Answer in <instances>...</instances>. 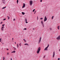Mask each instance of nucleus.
Returning <instances> with one entry per match:
<instances>
[{
  "label": "nucleus",
  "mask_w": 60,
  "mask_h": 60,
  "mask_svg": "<svg viewBox=\"0 0 60 60\" xmlns=\"http://www.w3.org/2000/svg\"><path fill=\"white\" fill-rule=\"evenodd\" d=\"M7 17H8V16H7Z\"/></svg>",
  "instance_id": "nucleus-51"
},
{
  "label": "nucleus",
  "mask_w": 60,
  "mask_h": 60,
  "mask_svg": "<svg viewBox=\"0 0 60 60\" xmlns=\"http://www.w3.org/2000/svg\"><path fill=\"white\" fill-rule=\"evenodd\" d=\"M3 22H0V24H2Z\"/></svg>",
  "instance_id": "nucleus-43"
},
{
  "label": "nucleus",
  "mask_w": 60,
  "mask_h": 60,
  "mask_svg": "<svg viewBox=\"0 0 60 60\" xmlns=\"http://www.w3.org/2000/svg\"><path fill=\"white\" fill-rule=\"evenodd\" d=\"M6 7H3L2 8V9H5V8H6Z\"/></svg>",
  "instance_id": "nucleus-14"
},
{
  "label": "nucleus",
  "mask_w": 60,
  "mask_h": 60,
  "mask_svg": "<svg viewBox=\"0 0 60 60\" xmlns=\"http://www.w3.org/2000/svg\"><path fill=\"white\" fill-rule=\"evenodd\" d=\"M58 60H60V58H58Z\"/></svg>",
  "instance_id": "nucleus-37"
},
{
  "label": "nucleus",
  "mask_w": 60,
  "mask_h": 60,
  "mask_svg": "<svg viewBox=\"0 0 60 60\" xmlns=\"http://www.w3.org/2000/svg\"><path fill=\"white\" fill-rule=\"evenodd\" d=\"M13 49H14V50H16V48H15V47H13Z\"/></svg>",
  "instance_id": "nucleus-13"
},
{
  "label": "nucleus",
  "mask_w": 60,
  "mask_h": 60,
  "mask_svg": "<svg viewBox=\"0 0 60 60\" xmlns=\"http://www.w3.org/2000/svg\"><path fill=\"white\" fill-rule=\"evenodd\" d=\"M17 2H19V0H17Z\"/></svg>",
  "instance_id": "nucleus-42"
},
{
  "label": "nucleus",
  "mask_w": 60,
  "mask_h": 60,
  "mask_svg": "<svg viewBox=\"0 0 60 60\" xmlns=\"http://www.w3.org/2000/svg\"><path fill=\"white\" fill-rule=\"evenodd\" d=\"M12 40H13V38H12Z\"/></svg>",
  "instance_id": "nucleus-47"
},
{
  "label": "nucleus",
  "mask_w": 60,
  "mask_h": 60,
  "mask_svg": "<svg viewBox=\"0 0 60 60\" xmlns=\"http://www.w3.org/2000/svg\"><path fill=\"white\" fill-rule=\"evenodd\" d=\"M41 50V48L40 47H39L38 48L37 50V54H38L39 53V52H40V50Z\"/></svg>",
  "instance_id": "nucleus-1"
},
{
  "label": "nucleus",
  "mask_w": 60,
  "mask_h": 60,
  "mask_svg": "<svg viewBox=\"0 0 60 60\" xmlns=\"http://www.w3.org/2000/svg\"><path fill=\"white\" fill-rule=\"evenodd\" d=\"M44 25H43V27H44Z\"/></svg>",
  "instance_id": "nucleus-41"
},
{
  "label": "nucleus",
  "mask_w": 60,
  "mask_h": 60,
  "mask_svg": "<svg viewBox=\"0 0 60 60\" xmlns=\"http://www.w3.org/2000/svg\"><path fill=\"white\" fill-rule=\"evenodd\" d=\"M1 41H2V38H0V42H1Z\"/></svg>",
  "instance_id": "nucleus-20"
},
{
  "label": "nucleus",
  "mask_w": 60,
  "mask_h": 60,
  "mask_svg": "<svg viewBox=\"0 0 60 60\" xmlns=\"http://www.w3.org/2000/svg\"><path fill=\"white\" fill-rule=\"evenodd\" d=\"M10 19V17H8V19Z\"/></svg>",
  "instance_id": "nucleus-38"
},
{
  "label": "nucleus",
  "mask_w": 60,
  "mask_h": 60,
  "mask_svg": "<svg viewBox=\"0 0 60 60\" xmlns=\"http://www.w3.org/2000/svg\"><path fill=\"white\" fill-rule=\"evenodd\" d=\"M7 50H9V49H7Z\"/></svg>",
  "instance_id": "nucleus-39"
},
{
  "label": "nucleus",
  "mask_w": 60,
  "mask_h": 60,
  "mask_svg": "<svg viewBox=\"0 0 60 60\" xmlns=\"http://www.w3.org/2000/svg\"><path fill=\"white\" fill-rule=\"evenodd\" d=\"M4 44V43H2V44Z\"/></svg>",
  "instance_id": "nucleus-52"
},
{
  "label": "nucleus",
  "mask_w": 60,
  "mask_h": 60,
  "mask_svg": "<svg viewBox=\"0 0 60 60\" xmlns=\"http://www.w3.org/2000/svg\"><path fill=\"white\" fill-rule=\"evenodd\" d=\"M42 1V0H40V2H41Z\"/></svg>",
  "instance_id": "nucleus-36"
},
{
  "label": "nucleus",
  "mask_w": 60,
  "mask_h": 60,
  "mask_svg": "<svg viewBox=\"0 0 60 60\" xmlns=\"http://www.w3.org/2000/svg\"><path fill=\"white\" fill-rule=\"evenodd\" d=\"M25 45H27V46H28L29 45L27 43H25L24 44Z\"/></svg>",
  "instance_id": "nucleus-11"
},
{
  "label": "nucleus",
  "mask_w": 60,
  "mask_h": 60,
  "mask_svg": "<svg viewBox=\"0 0 60 60\" xmlns=\"http://www.w3.org/2000/svg\"><path fill=\"white\" fill-rule=\"evenodd\" d=\"M19 46H21V44L20 43L19 44Z\"/></svg>",
  "instance_id": "nucleus-29"
},
{
  "label": "nucleus",
  "mask_w": 60,
  "mask_h": 60,
  "mask_svg": "<svg viewBox=\"0 0 60 60\" xmlns=\"http://www.w3.org/2000/svg\"><path fill=\"white\" fill-rule=\"evenodd\" d=\"M47 18L46 16H45V19L44 20V22L46 21H47Z\"/></svg>",
  "instance_id": "nucleus-4"
},
{
  "label": "nucleus",
  "mask_w": 60,
  "mask_h": 60,
  "mask_svg": "<svg viewBox=\"0 0 60 60\" xmlns=\"http://www.w3.org/2000/svg\"><path fill=\"white\" fill-rule=\"evenodd\" d=\"M13 21H14L15 20V18H14L13 19Z\"/></svg>",
  "instance_id": "nucleus-28"
},
{
  "label": "nucleus",
  "mask_w": 60,
  "mask_h": 60,
  "mask_svg": "<svg viewBox=\"0 0 60 60\" xmlns=\"http://www.w3.org/2000/svg\"><path fill=\"white\" fill-rule=\"evenodd\" d=\"M49 29L50 31H51L52 30V28H50Z\"/></svg>",
  "instance_id": "nucleus-22"
},
{
  "label": "nucleus",
  "mask_w": 60,
  "mask_h": 60,
  "mask_svg": "<svg viewBox=\"0 0 60 60\" xmlns=\"http://www.w3.org/2000/svg\"><path fill=\"white\" fill-rule=\"evenodd\" d=\"M41 37H40V38H39V43H40V42L41 41Z\"/></svg>",
  "instance_id": "nucleus-7"
},
{
  "label": "nucleus",
  "mask_w": 60,
  "mask_h": 60,
  "mask_svg": "<svg viewBox=\"0 0 60 60\" xmlns=\"http://www.w3.org/2000/svg\"><path fill=\"white\" fill-rule=\"evenodd\" d=\"M24 30H26V28H24Z\"/></svg>",
  "instance_id": "nucleus-33"
},
{
  "label": "nucleus",
  "mask_w": 60,
  "mask_h": 60,
  "mask_svg": "<svg viewBox=\"0 0 60 60\" xmlns=\"http://www.w3.org/2000/svg\"><path fill=\"white\" fill-rule=\"evenodd\" d=\"M37 20H38V17L37 18Z\"/></svg>",
  "instance_id": "nucleus-40"
},
{
  "label": "nucleus",
  "mask_w": 60,
  "mask_h": 60,
  "mask_svg": "<svg viewBox=\"0 0 60 60\" xmlns=\"http://www.w3.org/2000/svg\"><path fill=\"white\" fill-rule=\"evenodd\" d=\"M43 18H40V19H43Z\"/></svg>",
  "instance_id": "nucleus-24"
},
{
  "label": "nucleus",
  "mask_w": 60,
  "mask_h": 60,
  "mask_svg": "<svg viewBox=\"0 0 60 60\" xmlns=\"http://www.w3.org/2000/svg\"><path fill=\"white\" fill-rule=\"evenodd\" d=\"M49 47V45L48 44V45L47 47H46L44 49V50H45H45H47V49H48Z\"/></svg>",
  "instance_id": "nucleus-3"
},
{
  "label": "nucleus",
  "mask_w": 60,
  "mask_h": 60,
  "mask_svg": "<svg viewBox=\"0 0 60 60\" xmlns=\"http://www.w3.org/2000/svg\"><path fill=\"white\" fill-rule=\"evenodd\" d=\"M44 57H43V58H45V56H44Z\"/></svg>",
  "instance_id": "nucleus-30"
},
{
  "label": "nucleus",
  "mask_w": 60,
  "mask_h": 60,
  "mask_svg": "<svg viewBox=\"0 0 60 60\" xmlns=\"http://www.w3.org/2000/svg\"><path fill=\"white\" fill-rule=\"evenodd\" d=\"M11 60H12V58H11Z\"/></svg>",
  "instance_id": "nucleus-44"
},
{
  "label": "nucleus",
  "mask_w": 60,
  "mask_h": 60,
  "mask_svg": "<svg viewBox=\"0 0 60 60\" xmlns=\"http://www.w3.org/2000/svg\"><path fill=\"white\" fill-rule=\"evenodd\" d=\"M5 57H3V60H4V59H5Z\"/></svg>",
  "instance_id": "nucleus-16"
},
{
  "label": "nucleus",
  "mask_w": 60,
  "mask_h": 60,
  "mask_svg": "<svg viewBox=\"0 0 60 60\" xmlns=\"http://www.w3.org/2000/svg\"><path fill=\"white\" fill-rule=\"evenodd\" d=\"M41 23L42 25L43 24V21H41Z\"/></svg>",
  "instance_id": "nucleus-10"
},
{
  "label": "nucleus",
  "mask_w": 60,
  "mask_h": 60,
  "mask_svg": "<svg viewBox=\"0 0 60 60\" xmlns=\"http://www.w3.org/2000/svg\"><path fill=\"white\" fill-rule=\"evenodd\" d=\"M34 11H35V9L33 10V12H34Z\"/></svg>",
  "instance_id": "nucleus-26"
},
{
  "label": "nucleus",
  "mask_w": 60,
  "mask_h": 60,
  "mask_svg": "<svg viewBox=\"0 0 60 60\" xmlns=\"http://www.w3.org/2000/svg\"><path fill=\"white\" fill-rule=\"evenodd\" d=\"M35 12L34 13V14H35Z\"/></svg>",
  "instance_id": "nucleus-48"
},
{
  "label": "nucleus",
  "mask_w": 60,
  "mask_h": 60,
  "mask_svg": "<svg viewBox=\"0 0 60 60\" xmlns=\"http://www.w3.org/2000/svg\"><path fill=\"white\" fill-rule=\"evenodd\" d=\"M2 26H5V24H3L2 25Z\"/></svg>",
  "instance_id": "nucleus-31"
},
{
  "label": "nucleus",
  "mask_w": 60,
  "mask_h": 60,
  "mask_svg": "<svg viewBox=\"0 0 60 60\" xmlns=\"http://www.w3.org/2000/svg\"><path fill=\"white\" fill-rule=\"evenodd\" d=\"M1 28L4 29V26H2Z\"/></svg>",
  "instance_id": "nucleus-32"
},
{
  "label": "nucleus",
  "mask_w": 60,
  "mask_h": 60,
  "mask_svg": "<svg viewBox=\"0 0 60 60\" xmlns=\"http://www.w3.org/2000/svg\"><path fill=\"white\" fill-rule=\"evenodd\" d=\"M1 30L2 31H4V28H1Z\"/></svg>",
  "instance_id": "nucleus-19"
},
{
  "label": "nucleus",
  "mask_w": 60,
  "mask_h": 60,
  "mask_svg": "<svg viewBox=\"0 0 60 60\" xmlns=\"http://www.w3.org/2000/svg\"><path fill=\"white\" fill-rule=\"evenodd\" d=\"M17 48L19 47V45H18V44H17Z\"/></svg>",
  "instance_id": "nucleus-25"
},
{
  "label": "nucleus",
  "mask_w": 60,
  "mask_h": 60,
  "mask_svg": "<svg viewBox=\"0 0 60 60\" xmlns=\"http://www.w3.org/2000/svg\"><path fill=\"white\" fill-rule=\"evenodd\" d=\"M15 44H16V42H15Z\"/></svg>",
  "instance_id": "nucleus-49"
},
{
  "label": "nucleus",
  "mask_w": 60,
  "mask_h": 60,
  "mask_svg": "<svg viewBox=\"0 0 60 60\" xmlns=\"http://www.w3.org/2000/svg\"><path fill=\"white\" fill-rule=\"evenodd\" d=\"M56 39L57 40H60V36H59L58 37L56 38Z\"/></svg>",
  "instance_id": "nucleus-5"
},
{
  "label": "nucleus",
  "mask_w": 60,
  "mask_h": 60,
  "mask_svg": "<svg viewBox=\"0 0 60 60\" xmlns=\"http://www.w3.org/2000/svg\"><path fill=\"white\" fill-rule=\"evenodd\" d=\"M25 21L26 22V23H28V22H27V19H25Z\"/></svg>",
  "instance_id": "nucleus-9"
},
{
  "label": "nucleus",
  "mask_w": 60,
  "mask_h": 60,
  "mask_svg": "<svg viewBox=\"0 0 60 60\" xmlns=\"http://www.w3.org/2000/svg\"><path fill=\"white\" fill-rule=\"evenodd\" d=\"M30 5H32V4H33V1L32 0H30Z\"/></svg>",
  "instance_id": "nucleus-2"
},
{
  "label": "nucleus",
  "mask_w": 60,
  "mask_h": 60,
  "mask_svg": "<svg viewBox=\"0 0 60 60\" xmlns=\"http://www.w3.org/2000/svg\"><path fill=\"white\" fill-rule=\"evenodd\" d=\"M59 51H60V49H59Z\"/></svg>",
  "instance_id": "nucleus-46"
},
{
  "label": "nucleus",
  "mask_w": 60,
  "mask_h": 60,
  "mask_svg": "<svg viewBox=\"0 0 60 60\" xmlns=\"http://www.w3.org/2000/svg\"><path fill=\"white\" fill-rule=\"evenodd\" d=\"M23 6L22 7V8H24V7H25V6L26 5H25V3H23Z\"/></svg>",
  "instance_id": "nucleus-6"
},
{
  "label": "nucleus",
  "mask_w": 60,
  "mask_h": 60,
  "mask_svg": "<svg viewBox=\"0 0 60 60\" xmlns=\"http://www.w3.org/2000/svg\"><path fill=\"white\" fill-rule=\"evenodd\" d=\"M22 14H23V15H24L25 14V13L22 12Z\"/></svg>",
  "instance_id": "nucleus-18"
},
{
  "label": "nucleus",
  "mask_w": 60,
  "mask_h": 60,
  "mask_svg": "<svg viewBox=\"0 0 60 60\" xmlns=\"http://www.w3.org/2000/svg\"><path fill=\"white\" fill-rule=\"evenodd\" d=\"M3 3H4V2H5V0H2Z\"/></svg>",
  "instance_id": "nucleus-15"
},
{
  "label": "nucleus",
  "mask_w": 60,
  "mask_h": 60,
  "mask_svg": "<svg viewBox=\"0 0 60 60\" xmlns=\"http://www.w3.org/2000/svg\"><path fill=\"white\" fill-rule=\"evenodd\" d=\"M23 40H24V41L25 40V39H23Z\"/></svg>",
  "instance_id": "nucleus-45"
},
{
  "label": "nucleus",
  "mask_w": 60,
  "mask_h": 60,
  "mask_svg": "<svg viewBox=\"0 0 60 60\" xmlns=\"http://www.w3.org/2000/svg\"><path fill=\"white\" fill-rule=\"evenodd\" d=\"M24 41L25 42H26V40H25Z\"/></svg>",
  "instance_id": "nucleus-35"
},
{
  "label": "nucleus",
  "mask_w": 60,
  "mask_h": 60,
  "mask_svg": "<svg viewBox=\"0 0 60 60\" xmlns=\"http://www.w3.org/2000/svg\"><path fill=\"white\" fill-rule=\"evenodd\" d=\"M53 18H54V16H53L52 17V19H53Z\"/></svg>",
  "instance_id": "nucleus-21"
},
{
  "label": "nucleus",
  "mask_w": 60,
  "mask_h": 60,
  "mask_svg": "<svg viewBox=\"0 0 60 60\" xmlns=\"http://www.w3.org/2000/svg\"><path fill=\"white\" fill-rule=\"evenodd\" d=\"M2 43V42H1Z\"/></svg>",
  "instance_id": "nucleus-53"
},
{
  "label": "nucleus",
  "mask_w": 60,
  "mask_h": 60,
  "mask_svg": "<svg viewBox=\"0 0 60 60\" xmlns=\"http://www.w3.org/2000/svg\"><path fill=\"white\" fill-rule=\"evenodd\" d=\"M7 55H9V53H7Z\"/></svg>",
  "instance_id": "nucleus-23"
},
{
  "label": "nucleus",
  "mask_w": 60,
  "mask_h": 60,
  "mask_svg": "<svg viewBox=\"0 0 60 60\" xmlns=\"http://www.w3.org/2000/svg\"><path fill=\"white\" fill-rule=\"evenodd\" d=\"M53 57H54V56H55V51L53 52Z\"/></svg>",
  "instance_id": "nucleus-8"
},
{
  "label": "nucleus",
  "mask_w": 60,
  "mask_h": 60,
  "mask_svg": "<svg viewBox=\"0 0 60 60\" xmlns=\"http://www.w3.org/2000/svg\"><path fill=\"white\" fill-rule=\"evenodd\" d=\"M16 52V51L15 50H14L13 52H11V53H15V52Z\"/></svg>",
  "instance_id": "nucleus-12"
},
{
  "label": "nucleus",
  "mask_w": 60,
  "mask_h": 60,
  "mask_svg": "<svg viewBox=\"0 0 60 60\" xmlns=\"http://www.w3.org/2000/svg\"><path fill=\"white\" fill-rule=\"evenodd\" d=\"M60 26H58V27H57V28H58V29H59V27H60Z\"/></svg>",
  "instance_id": "nucleus-17"
},
{
  "label": "nucleus",
  "mask_w": 60,
  "mask_h": 60,
  "mask_svg": "<svg viewBox=\"0 0 60 60\" xmlns=\"http://www.w3.org/2000/svg\"><path fill=\"white\" fill-rule=\"evenodd\" d=\"M17 4H18V2H17Z\"/></svg>",
  "instance_id": "nucleus-50"
},
{
  "label": "nucleus",
  "mask_w": 60,
  "mask_h": 60,
  "mask_svg": "<svg viewBox=\"0 0 60 60\" xmlns=\"http://www.w3.org/2000/svg\"><path fill=\"white\" fill-rule=\"evenodd\" d=\"M35 29V28H33V30H34V29Z\"/></svg>",
  "instance_id": "nucleus-34"
},
{
  "label": "nucleus",
  "mask_w": 60,
  "mask_h": 60,
  "mask_svg": "<svg viewBox=\"0 0 60 60\" xmlns=\"http://www.w3.org/2000/svg\"><path fill=\"white\" fill-rule=\"evenodd\" d=\"M6 20V19L5 18L4 19H3V20Z\"/></svg>",
  "instance_id": "nucleus-27"
}]
</instances>
